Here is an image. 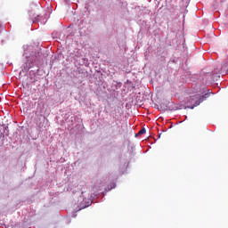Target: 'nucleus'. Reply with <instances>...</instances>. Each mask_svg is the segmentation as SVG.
I'll list each match as a JSON object with an SVG mask.
<instances>
[{
    "instance_id": "1",
    "label": "nucleus",
    "mask_w": 228,
    "mask_h": 228,
    "mask_svg": "<svg viewBox=\"0 0 228 228\" xmlns=\"http://www.w3.org/2000/svg\"><path fill=\"white\" fill-rule=\"evenodd\" d=\"M210 94L211 93L208 92L202 96L196 95L192 99H191V102H192V101H195V103L191 107V110H193V108L199 106L200 102H204V101H206Z\"/></svg>"
},
{
    "instance_id": "2",
    "label": "nucleus",
    "mask_w": 228,
    "mask_h": 228,
    "mask_svg": "<svg viewBox=\"0 0 228 228\" xmlns=\"http://www.w3.org/2000/svg\"><path fill=\"white\" fill-rule=\"evenodd\" d=\"M29 17L32 19L33 24H35V22H38V17H40V14H37V17H35V14L29 12Z\"/></svg>"
},
{
    "instance_id": "3",
    "label": "nucleus",
    "mask_w": 228,
    "mask_h": 228,
    "mask_svg": "<svg viewBox=\"0 0 228 228\" xmlns=\"http://www.w3.org/2000/svg\"><path fill=\"white\" fill-rule=\"evenodd\" d=\"M40 120H42V116L37 117V120H36L37 124L38 125V127H39L40 129H42V127H44V123L41 122Z\"/></svg>"
},
{
    "instance_id": "4",
    "label": "nucleus",
    "mask_w": 228,
    "mask_h": 228,
    "mask_svg": "<svg viewBox=\"0 0 228 228\" xmlns=\"http://www.w3.org/2000/svg\"><path fill=\"white\" fill-rule=\"evenodd\" d=\"M145 133H146L145 128H142V129L138 132V134H139V135H142V134H145Z\"/></svg>"
}]
</instances>
